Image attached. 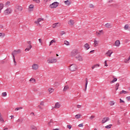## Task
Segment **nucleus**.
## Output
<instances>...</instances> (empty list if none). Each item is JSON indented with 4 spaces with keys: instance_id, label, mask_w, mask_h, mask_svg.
<instances>
[{
    "instance_id": "f257e3e1",
    "label": "nucleus",
    "mask_w": 130,
    "mask_h": 130,
    "mask_svg": "<svg viewBox=\"0 0 130 130\" xmlns=\"http://www.w3.org/2000/svg\"><path fill=\"white\" fill-rule=\"evenodd\" d=\"M21 53V50L18 49L17 50H15L12 52V55H13V61L14 62V66H17V62L16 61V59H15V56L17 55V54H19Z\"/></svg>"
},
{
    "instance_id": "f03ea898",
    "label": "nucleus",
    "mask_w": 130,
    "mask_h": 130,
    "mask_svg": "<svg viewBox=\"0 0 130 130\" xmlns=\"http://www.w3.org/2000/svg\"><path fill=\"white\" fill-rule=\"evenodd\" d=\"M58 5H59V3L56 2L54 3H53L52 4H50L49 6V7L51 9H55V8H57V7H58Z\"/></svg>"
},
{
    "instance_id": "7ed1b4c3",
    "label": "nucleus",
    "mask_w": 130,
    "mask_h": 130,
    "mask_svg": "<svg viewBox=\"0 0 130 130\" xmlns=\"http://www.w3.org/2000/svg\"><path fill=\"white\" fill-rule=\"evenodd\" d=\"M77 65L75 64H72L69 67V70L71 71V72H75L77 70Z\"/></svg>"
},
{
    "instance_id": "20e7f679",
    "label": "nucleus",
    "mask_w": 130,
    "mask_h": 130,
    "mask_svg": "<svg viewBox=\"0 0 130 130\" xmlns=\"http://www.w3.org/2000/svg\"><path fill=\"white\" fill-rule=\"evenodd\" d=\"M23 11V7L20 6L16 7V9L15 10V13H19V12H22Z\"/></svg>"
},
{
    "instance_id": "39448f33",
    "label": "nucleus",
    "mask_w": 130,
    "mask_h": 130,
    "mask_svg": "<svg viewBox=\"0 0 130 130\" xmlns=\"http://www.w3.org/2000/svg\"><path fill=\"white\" fill-rule=\"evenodd\" d=\"M47 61L48 63H55L57 61V60L55 58L48 59Z\"/></svg>"
},
{
    "instance_id": "423d86ee",
    "label": "nucleus",
    "mask_w": 130,
    "mask_h": 130,
    "mask_svg": "<svg viewBox=\"0 0 130 130\" xmlns=\"http://www.w3.org/2000/svg\"><path fill=\"white\" fill-rule=\"evenodd\" d=\"M78 53H79V51L78 50H77V49L73 50L71 52V56L74 57V56H75V55H77V54H78Z\"/></svg>"
},
{
    "instance_id": "0eeeda50",
    "label": "nucleus",
    "mask_w": 130,
    "mask_h": 130,
    "mask_svg": "<svg viewBox=\"0 0 130 130\" xmlns=\"http://www.w3.org/2000/svg\"><path fill=\"white\" fill-rule=\"evenodd\" d=\"M12 13V9L11 8H7L6 10L4 11L5 15H9V14Z\"/></svg>"
},
{
    "instance_id": "6e6552de",
    "label": "nucleus",
    "mask_w": 130,
    "mask_h": 130,
    "mask_svg": "<svg viewBox=\"0 0 130 130\" xmlns=\"http://www.w3.org/2000/svg\"><path fill=\"white\" fill-rule=\"evenodd\" d=\"M110 119V118H109V117H105L103 118L102 123H105V122H107V121H108V120H109Z\"/></svg>"
},
{
    "instance_id": "1a4fd4ad",
    "label": "nucleus",
    "mask_w": 130,
    "mask_h": 130,
    "mask_svg": "<svg viewBox=\"0 0 130 130\" xmlns=\"http://www.w3.org/2000/svg\"><path fill=\"white\" fill-rule=\"evenodd\" d=\"M75 58L76 59H78L79 61H83V57L81 55H79L76 56Z\"/></svg>"
},
{
    "instance_id": "9d476101",
    "label": "nucleus",
    "mask_w": 130,
    "mask_h": 130,
    "mask_svg": "<svg viewBox=\"0 0 130 130\" xmlns=\"http://www.w3.org/2000/svg\"><path fill=\"white\" fill-rule=\"evenodd\" d=\"M41 21H44V19L41 18H38L37 21H35V24H39Z\"/></svg>"
},
{
    "instance_id": "9b49d317",
    "label": "nucleus",
    "mask_w": 130,
    "mask_h": 130,
    "mask_svg": "<svg viewBox=\"0 0 130 130\" xmlns=\"http://www.w3.org/2000/svg\"><path fill=\"white\" fill-rule=\"evenodd\" d=\"M106 28H107L108 29H110V28H111L112 27V24H111V23H106L105 25Z\"/></svg>"
},
{
    "instance_id": "f8f14e48",
    "label": "nucleus",
    "mask_w": 130,
    "mask_h": 130,
    "mask_svg": "<svg viewBox=\"0 0 130 130\" xmlns=\"http://www.w3.org/2000/svg\"><path fill=\"white\" fill-rule=\"evenodd\" d=\"M87 86H88V79L86 78L85 79V89L84 91L85 92H86V91H87Z\"/></svg>"
},
{
    "instance_id": "ddd939ff",
    "label": "nucleus",
    "mask_w": 130,
    "mask_h": 130,
    "mask_svg": "<svg viewBox=\"0 0 130 130\" xmlns=\"http://www.w3.org/2000/svg\"><path fill=\"white\" fill-rule=\"evenodd\" d=\"M65 5H66V6H71V4H72L71 3V1H70L69 0H67L66 1L64 2Z\"/></svg>"
},
{
    "instance_id": "4468645a",
    "label": "nucleus",
    "mask_w": 130,
    "mask_h": 130,
    "mask_svg": "<svg viewBox=\"0 0 130 130\" xmlns=\"http://www.w3.org/2000/svg\"><path fill=\"white\" fill-rule=\"evenodd\" d=\"M112 53H113V52H111V50H109L108 51V52L106 53V55H108V56L109 57H111V55L112 54Z\"/></svg>"
},
{
    "instance_id": "2eb2a0df",
    "label": "nucleus",
    "mask_w": 130,
    "mask_h": 130,
    "mask_svg": "<svg viewBox=\"0 0 130 130\" xmlns=\"http://www.w3.org/2000/svg\"><path fill=\"white\" fill-rule=\"evenodd\" d=\"M32 67L33 70H38V64H34Z\"/></svg>"
},
{
    "instance_id": "dca6fc26",
    "label": "nucleus",
    "mask_w": 130,
    "mask_h": 130,
    "mask_svg": "<svg viewBox=\"0 0 130 130\" xmlns=\"http://www.w3.org/2000/svg\"><path fill=\"white\" fill-rule=\"evenodd\" d=\"M59 107H60V104H59V103H56L54 108H59Z\"/></svg>"
},
{
    "instance_id": "f3484780",
    "label": "nucleus",
    "mask_w": 130,
    "mask_h": 130,
    "mask_svg": "<svg viewBox=\"0 0 130 130\" xmlns=\"http://www.w3.org/2000/svg\"><path fill=\"white\" fill-rule=\"evenodd\" d=\"M115 46H119V45H120V42H119V40H116L115 41Z\"/></svg>"
},
{
    "instance_id": "a211bd4d",
    "label": "nucleus",
    "mask_w": 130,
    "mask_h": 130,
    "mask_svg": "<svg viewBox=\"0 0 130 130\" xmlns=\"http://www.w3.org/2000/svg\"><path fill=\"white\" fill-rule=\"evenodd\" d=\"M70 87H69V85H66L63 89V92H66V91H68V89Z\"/></svg>"
},
{
    "instance_id": "6ab92c4d",
    "label": "nucleus",
    "mask_w": 130,
    "mask_h": 130,
    "mask_svg": "<svg viewBox=\"0 0 130 130\" xmlns=\"http://www.w3.org/2000/svg\"><path fill=\"white\" fill-rule=\"evenodd\" d=\"M94 47H96V46H98L99 44V41L95 40L94 41Z\"/></svg>"
},
{
    "instance_id": "aec40b11",
    "label": "nucleus",
    "mask_w": 130,
    "mask_h": 130,
    "mask_svg": "<svg viewBox=\"0 0 130 130\" xmlns=\"http://www.w3.org/2000/svg\"><path fill=\"white\" fill-rule=\"evenodd\" d=\"M84 47L86 50H88V49H89V48H90V46H89V44L86 43L84 45Z\"/></svg>"
},
{
    "instance_id": "412c9836",
    "label": "nucleus",
    "mask_w": 130,
    "mask_h": 130,
    "mask_svg": "<svg viewBox=\"0 0 130 130\" xmlns=\"http://www.w3.org/2000/svg\"><path fill=\"white\" fill-rule=\"evenodd\" d=\"M98 67H100V65H99V64H96L93 65L91 69L92 70H94V69L96 68H98Z\"/></svg>"
},
{
    "instance_id": "4be33fe9",
    "label": "nucleus",
    "mask_w": 130,
    "mask_h": 130,
    "mask_svg": "<svg viewBox=\"0 0 130 130\" xmlns=\"http://www.w3.org/2000/svg\"><path fill=\"white\" fill-rule=\"evenodd\" d=\"M0 121H1V122H2L3 123L5 122V120H4L3 117H2V113H0Z\"/></svg>"
},
{
    "instance_id": "5701e85b",
    "label": "nucleus",
    "mask_w": 130,
    "mask_h": 130,
    "mask_svg": "<svg viewBox=\"0 0 130 130\" xmlns=\"http://www.w3.org/2000/svg\"><path fill=\"white\" fill-rule=\"evenodd\" d=\"M4 9V4H0V14L2 13V10Z\"/></svg>"
},
{
    "instance_id": "b1692460",
    "label": "nucleus",
    "mask_w": 130,
    "mask_h": 130,
    "mask_svg": "<svg viewBox=\"0 0 130 130\" xmlns=\"http://www.w3.org/2000/svg\"><path fill=\"white\" fill-rule=\"evenodd\" d=\"M74 20H70L69 21V25H71V26H73V25H74Z\"/></svg>"
},
{
    "instance_id": "393cba45",
    "label": "nucleus",
    "mask_w": 130,
    "mask_h": 130,
    "mask_svg": "<svg viewBox=\"0 0 130 130\" xmlns=\"http://www.w3.org/2000/svg\"><path fill=\"white\" fill-rule=\"evenodd\" d=\"M127 93H128V91H126L125 90H122L120 92V94H127Z\"/></svg>"
},
{
    "instance_id": "a878e982",
    "label": "nucleus",
    "mask_w": 130,
    "mask_h": 130,
    "mask_svg": "<svg viewBox=\"0 0 130 130\" xmlns=\"http://www.w3.org/2000/svg\"><path fill=\"white\" fill-rule=\"evenodd\" d=\"M113 78H114L113 80L110 82L111 84H112V83H114L115 82H116V81H117V78H114V76H113Z\"/></svg>"
},
{
    "instance_id": "bb28decb",
    "label": "nucleus",
    "mask_w": 130,
    "mask_h": 130,
    "mask_svg": "<svg viewBox=\"0 0 130 130\" xmlns=\"http://www.w3.org/2000/svg\"><path fill=\"white\" fill-rule=\"evenodd\" d=\"M75 118L77 119H79V118H81V114H78L75 115Z\"/></svg>"
},
{
    "instance_id": "cd10ccee",
    "label": "nucleus",
    "mask_w": 130,
    "mask_h": 130,
    "mask_svg": "<svg viewBox=\"0 0 130 130\" xmlns=\"http://www.w3.org/2000/svg\"><path fill=\"white\" fill-rule=\"evenodd\" d=\"M110 106H112L113 105H114V104H115V102H114V101H111L110 102V103H109Z\"/></svg>"
},
{
    "instance_id": "c85d7f7f",
    "label": "nucleus",
    "mask_w": 130,
    "mask_h": 130,
    "mask_svg": "<svg viewBox=\"0 0 130 130\" xmlns=\"http://www.w3.org/2000/svg\"><path fill=\"white\" fill-rule=\"evenodd\" d=\"M56 42V41H55V40H52L50 42V44H49V46H50L51 45V44H52V43H55Z\"/></svg>"
},
{
    "instance_id": "c756f323",
    "label": "nucleus",
    "mask_w": 130,
    "mask_h": 130,
    "mask_svg": "<svg viewBox=\"0 0 130 130\" xmlns=\"http://www.w3.org/2000/svg\"><path fill=\"white\" fill-rule=\"evenodd\" d=\"M31 129V130H37V127L34 125H31L30 126Z\"/></svg>"
},
{
    "instance_id": "7c9ffc66",
    "label": "nucleus",
    "mask_w": 130,
    "mask_h": 130,
    "mask_svg": "<svg viewBox=\"0 0 130 130\" xmlns=\"http://www.w3.org/2000/svg\"><path fill=\"white\" fill-rule=\"evenodd\" d=\"M17 122H19L20 123H22V122H23V119L22 118H19L18 119L17 121Z\"/></svg>"
},
{
    "instance_id": "2f4dec72",
    "label": "nucleus",
    "mask_w": 130,
    "mask_h": 130,
    "mask_svg": "<svg viewBox=\"0 0 130 130\" xmlns=\"http://www.w3.org/2000/svg\"><path fill=\"white\" fill-rule=\"evenodd\" d=\"M51 123H53L52 119H51L50 121L48 123V125H49V126H51Z\"/></svg>"
},
{
    "instance_id": "473e14b6",
    "label": "nucleus",
    "mask_w": 130,
    "mask_h": 130,
    "mask_svg": "<svg viewBox=\"0 0 130 130\" xmlns=\"http://www.w3.org/2000/svg\"><path fill=\"white\" fill-rule=\"evenodd\" d=\"M54 91V89L53 88H49L48 91L49 93H52Z\"/></svg>"
},
{
    "instance_id": "72a5a7b5",
    "label": "nucleus",
    "mask_w": 130,
    "mask_h": 130,
    "mask_svg": "<svg viewBox=\"0 0 130 130\" xmlns=\"http://www.w3.org/2000/svg\"><path fill=\"white\" fill-rule=\"evenodd\" d=\"M29 9L31 10L30 11H33V9H34V5H30L29 7Z\"/></svg>"
},
{
    "instance_id": "f704fd0d",
    "label": "nucleus",
    "mask_w": 130,
    "mask_h": 130,
    "mask_svg": "<svg viewBox=\"0 0 130 130\" xmlns=\"http://www.w3.org/2000/svg\"><path fill=\"white\" fill-rule=\"evenodd\" d=\"M21 109H23V108L21 107H18V108H16L15 110V111H18V110H20Z\"/></svg>"
},
{
    "instance_id": "c9c22d12",
    "label": "nucleus",
    "mask_w": 130,
    "mask_h": 130,
    "mask_svg": "<svg viewBox=\"0 0 130 130\" xmlns=\"http://www.w3.org/2000/svg\"><path fill=\"white\" fill-rule=\"evenodd\" d=\"M29 81L30 82H32V83H35L36 82V80H35V79L34 78H31L30 80H29Z\"/></svg>"
},
{
    "instance_id": "e433bc0d",
    "label": "nucleus",
    "mask_w": 130,
    "mask_h": 130,
    "mask_svg": "<svg viewBox=\"0 0 130 130\" xmlns=\"http://www.w3.org/2000/svg\"><path fill=\"white\" fill-rule=\"evenodd\" d=\"M64 44L67 46L70 45V42H69V41H64Z\"/></svg>"
},
{
    "instance_id": "4c0bfd02",
    "label": "nucleus",
    "mask_w": 130,
    "mask_h": 130,
    "mask_svg": "<svg viewBox=\"0 0 130 130\" xmlns=\"http://www.w3.org/2000/svg\"><path fill=\"white\" fill-rule=\"evenodd\" d=\"M111 126H112V124L108 125L105 127L106 128H111Z\"/></svg>"
},
{
    "instance_id": "58836bf2",
    "label": "nucleus",
    "mask_w": 130,
    "mask_h": 130,
    "mask_svg": "<svg viewBox=\"0 0 130 130\" xmlns=\"http://www.w3.org/2000/svg\"><path fill=\"white\" fill-rule=\"evenodd\" d=\"M129 59H130V56H129V57L128 59H124L125 63H127V62L128 61V60H129Z\"/></svg>"
},
{
    "instance_id": "ea45409f",
    "label": "nucleus",
    "mask_w": 130,
    "mask_h": 130,
    "mask_svg": "<svg viewBox=\"0 0 130 130\" xmlns=\"http://www.w3.org/2000/svg\"><path fill=\"white\" fill-rule=\"evenodd\" d=\"M124 29L125 30H127L128 29V24H126L124 27Z\"/></svg>"
},
{
    "instance_id": "a19ab883",
    "label": "nucleus",
    "mask_w": 130,
    "mask_h": 130,
    "mask_svg": "<svg viewBox=\"0 0 130 130\" xmlns=\"http://www.w3.org/2000/svg\"><path fill=\"white\" fill-rule=\"evenodd\" d=\"M118 87H119V83H116V90H118Z\"/></svg>"
},
{
    "instance_id": "79ce46f5",
    "label": "nucleus",
    "mask_w": 130,
    "mask_h": 130,
    "mask_svg": "<svg viewBox=\"0 0 130 130\" xmlns=\"http://www.w3.org/2000/svg\"><path fill=\"white\" fill-rule=\"evenodd\" d=\"M57 24H58V23H56L55 24H53L52 27L53 28H55L56 27H57Z\"/></svg>"
},
{
    "instance_id": "37998d69",
    "label": "nucleus",
    "mask_w": 130,
    "mask_h": 130,
    "mask_svg": "<svg viewBox=\"0 0 130 130\" xmlns=\"http://www.w3.org/2000/svg\"><path fill=\"white\" fill-rule=\"evenodd\" d=\"M0 37H5V34L3 32H0Z\"/></svg>"
},
{
    "instance_id": "c03bdc74",
    "label": "nucleus",
    "mask_w": 130,
    "mask_h": 130,
    "mask_svg": "<svg viewBox=\"0 0 130 130\" xmlns=\"http://www.w3.org/2000/svg\"><path fill=\"white\" fill-rule=\"evenodd\" d=\"M2 95H3V97L7 96V92H3Z\"/></svg>"
},
{
    "instance_id": "a18cd8bd",
    "label": "nucleus",
    "mask_w": 130,
    "mask_h": 130,
    "mask_svg": "<svg viewBox=\"0 0 130 130\" xmlns=\"http://www.w3.org/2000/svg\"><path fill=\"white\" fill-rule=\"evenodd\" d=\"M96 36H101V32H98V31H96Z\"/></svg>"
},
{
    "instance_id": "49530a36",
    "label": "nucleus",
    "mask_w": 130,
    "mask_h": 130,
    "mask_svg": "<svg viewBox=\"0 0 130 130\" xmlns=\"http://www.w3.org/2000/svg\"><path fill=\"white\" fill-rule=\"evenodd\" d=\"M113 6L114 8H118V7H119V6H118V5H117V4H114V5H113Z\"/></svg>"
},
{
    "instance_id": "de8ad7c7",
    "label": "nucleus",
    "mask_w": 130,
    "mask_h": 130,
    "mask_svg": "<svg viewBox=\"0 0 130 130\" xmlns=\"http://www.w3.org/2000/svg\"><path fill=\"white\" fill-rule=\"evenodd\" d=\"M89 7L90 8V9H94V5H93V4H90Z\"/></svg>"
},
{
    "instance_id": "09e8293b",
    "label": "nucleus",
    "mask_w": 130,
    "mask_h": 130,
    "mask_svg": "<svg viewBox=\"0 0 130 130\" xmlns=\"http://www.w3.org/2000/svg\"><path fill=\"white\" fill-rule=\"evenodd\" d=\"M34 2H36L37 4H39L40 3V0H32Z\"/></svg>"
},
{
    "instance_id": "8fccbe9b",
    "label": "nucleus",
    "mask_w": 130,
    "mask_h": 130,
    "mask_svg": "<svg viewBox=\"0 0 130 130\" xmlns=\"http://www.w3.org/2000/svg\"><path fill=\"white\" fill-rule=\"evenodd\" d=\"M90 119H91V120H92V119H93V118H95V116L92 115L90 117Z\"/></svg>"
},
{
    "instance_id": "3c124183",
    "label": "nucleus",
    "mask_w": 130,
    "mask_h": 130,
    "mask_svg": "<svg viewBox=\"0 0 130 130\" xmlns=\"http://www.w3.org/2000/svg\"><path fill=\"white\" fill-rule=\"evenodd\" d=\"M78 126L79 127H83V126H84V125H83V123H81L78 125Z\"/></svg>"
},
{
    "instance_id": "603ef678",
    "label": "nucleus",
    "mask_w": 130,
    "mask_h": 130,
    "mask_svg": "<svg viewBox=\"0 0 130 130\" xmlns=\"http://www.w3.org/2000/svg\"><path fill=\"white\" fill-rule=\"evenodd\" d=\"M105 67H108V65L107 64V60L105 61Z\"/></svg>"
},
{
    "instance_id": "864d4df0",
    "label": "nucleus",
    "mask_w": 130,
    "mask_h": 130,
    "mask_svg": "<svg viewBox=\"0 0 130 130\" xmlns=\"http://www.w3.org/2000/svg\"><path fill=\"white\" fill-rule=\"evenodd\" d=\"M63 34H66V31H61L60 35H63Z\"/></svg>"
},
{
    "instance_id": "5fc2aeb1",
    "label": "nucleus",
    "mask_w": 130,
    "mask_h": 130,
    "mask_svg": "<svg viewBox=\"0 0 130 130\" xmlns=\"http://www.w3.org/2000/svg\"><path fill=\"white\" fill-rule=\"evenodd\" d=\"M67 127L68 128H69V129H71V128H72V126L71 125H68Z\"/></svg>"
},
{
    "instance_id": "6e6d98bb",
    "label": "nucleus",
    "mask_w": 130,
    "mask_h": 130,
    "mask_svg": "<svg viewBox=\"0 0 130 130\" xmlns=\"http://www.w3.org/2000/svg\"><path fill=\"white\" fill-rule=\"evenodd\" d=\"M39 41L41 44H42V40L41 39H39Z\"/></svg>"
},
{
    "instance_id": "4d7b16f0",
    "label": "nucleus",
    "mask_w": 130,
    "mask_h": 130,
    "mask_svg": "<svg viewBox=\"0 0 130 130\" xmlns=\"http://www.w3.org/2000/svg\"><path fill=\"white\" fill-rule=\"evenodd\" d=\"M40 105H42V106H44V102H41L40 103Z\"/></svg>"
},
{
    "instance_id": "13d9d810",
    "label": "nucleus",
    "mask_w": 130,
    "mask_h": 130,
    "mask_svg": "<svg viewBox=\"0 0 130 130\" xmlns=\"http://www.w3.org/2000/svg\"><path fill=\"white\" fill-rule=\"evenodd\" d=\"M120 103H124V102L121 99H120Z\"/></svg>"
},
{
    "instance_id": "bf43d9fd",
    "label": "nucleus",
    "mask_w": 130,
    "mask_h": 130,
    "mask_svg": "<svg viewBox=\"0 0 130 130\" xmlns=\"http://www.w3.org/2000/svg\"><path fill=\"white\" fill-rule=\"evenodd\" d=\"M27 42L28 44H29V45H31V44H32V43L31 42V41H27Z\"/></svg>"
},
{
    "instance_id": "052dcab7",
    "label": "nucleus",
    "mask_w": 130,
    "mask_h": 130,
    "mask_svg": "<svg viewBox=\"0 0 130 130\" xmlns=\"http://www.w3.org/2000/svg\"><path fill=\"white\" fill-rule=\"evenodd\" d=\"M126 99L128 100V101H129L130 100V96H127Z\"/></svg>"
},
{
    "instance_id": "680f3d73",
    "label": "nucleus",
    "mask_w": 130,
    "mask_h": 130,
    "mask_svg": "<svg viewBox=\"0 0 130 130\" xmlns=\"http://www.w3.org/2000/svg\"><path fill=\"white\" fill-rule=\"evenodd\" d=\"M27 47H28V48L30 49H31V48H32V45H29Z\"/></svg>"
},
{
    "instance_id": "e2e57ef3",
    "label": "nucleus",
    "mask_w": 130,
    "mask_h": 130,
    "mask_svg": "<svg viewBox=\"0 0 130 130\" xmlns=\"http://www.w3.org/2000/svg\"><path fill=\"white\" fill-rule=\"evenodd\" d=\"M77 107V108H81V105H78Z\"/></svg>"
},
{
    "instance_id": "0e129e2a",
    "label": "nucleus",
    "mask_w": 130,
    "mask_h": 130,
    "mask_svg": "<svg viewBox=\"0 0 130 130\" xmlns=\"http://www.w3.org/2000/svg\"><path fill=\"white\" fill-rule=\"evenodd\" d=\"M25 50H27V51H29V50H30V49L28 48H26Z\"/></svg>"
},
{
    "instance_id": "69168bd1",
    "label": "nucleus",
    "mask_w": 130,
    "mask_h": 130,
    "mask_svg": "<svg viewBox=\"0 0 130 130\" xmlns=\"http://www.w3.org/2000/svg\"><path fill=\"white\" fill-rule=\"evenodd\" d=\"M117 124H118V125L120 124V122H119V120H118V121H117Z\"/></svg>"
},
{
    "instance_id": "338daca9",
    "label": "nucleus",
    "mask_w": 130,
    "mask_h": 130,
    "mask_svg": "<svg viewBox=\"0 0 130 130\" xmlns=\"http://www.w3.org/2000/svg\"><path fill=\"white\" fill-rule=\"evenodd\" d=\"M34 91L35 92H37L38 90H37V89L34 88Z\"/></svg>"
},
{
    "instance_id": "774afa93",
    "label": "nucleus",
    "mask_w": 130,
    "mask_h": 130,
    "mask_svg": "<svg viewBox=\"0 0 130 130\" xmlns=\"http://www.w3.org/2000/svg\"><path fill=\"white\" fill-rule=\"evenodd\" d=\"M6 5H10V2H7L6 3Z\"/></svg>"
}]
</instances>
